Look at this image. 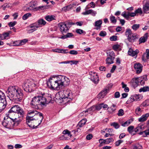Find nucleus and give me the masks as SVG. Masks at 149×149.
I'll return each mask as SVG.
<instances>
[{
  "label": "nucleus",
  "mask_w": 149,
  "mask_h": 149,
  "mask_svg": "<svg viewBox=\"0 0 149 149\" xmlns=\"http://www.w3.org/2000/svg\"><path fill=\"white\" fill-rule=\"evenodd\" d=\"M69 82V80L67 77L60 75L49 78L47 82V85L52 89L58 90L61 89L65 85H68Z\"/></svg>",
  "instance_id": "1"
},
{
  "label": "nucleus",
  "mask_w": 149,
  "mask_h": 149,
  "mask_svg": "<svg viewBox=\"0 0 149 149\" xmlns=\"http://www.w3.org/2000/svg\"><path fill=\"white\" fill-rule=\"evenodd\" d=\"M6 94L10 100L16 103L21 101L23 96L21 89L15 86H9L6 91Z\"/></svg>",
  "instance_id": "2"
},
{
  "label": "nucleus",
  "mask_w": 149,
  "mask_h": 149,
  "mask_svg": "<svg viewBox=\"0 0 149 149\" xmlns=\"http://www.w3.org/2000/svg\"><path fill=\"white\" fill-rule=\"evenodd\" d=\"M10 116L8 115L7 116L8 118L6 119H4L2 123V125L6 128L12 129L19 124L20 122V119L17 118L15 116L10 118Z\"/></svg>",
  "instance_id": "3"
},
{
  "label": "nucleus",
  "mask_w": 149,
  "mask_h": 149,
  "mask_svg": "<svg viewBox=\"0 0 149 149\" xmlns=\"http://www.w3.org/2000/svg\"><path fill=\"white\" fill-rule=\"evenodd\" d=\"M58 93L59 99L65 104L71 101L73 98L72 92L69 89L61 91Z\"/></svg>",
  "instance_id": "4"
},
{
  "label": "nucleus",
  "mask_w": 149,
  "mask_h": 149,
  "mask_svg": "<svg viewBox=\"0 0 149 149\" xmlns=\"http://www.w3.org/2000/svg\"><path fill=\"white\" fill-rule=\"evenodd\" d=\"M8 116H10L12 113H14V116L17 118L20 119V121L24 116V112L22 108L18 105H15L11 108L8 111Z\"/></svg>",
  "instance_id": "5"
},
{
  "label": "nucleus",
  "mask_w": 149,
  "mask_h": 149,
  "mask_svg": "<svg viewBox=\"0 0 149 149\" xmlns=\"http://www.w3.org/2000/svg\"><path fill=\"white\" fill-rule=\"evenodd\" d=\"M4 97V93L0 90V113L4 111L6 105V101Z\"/></svg>",
  "instance_id": "6"
},
{
  "label": "nucleus",
  "mask_w": 149,
  "mask_h": 149,
  "mask_svg": "<svg viewBox=\"0 0 149 149\" xmlns=\"http://www.w3.org/2000/svg\"><path fill=\"white\" fill-rule=\"evenodd\" d=\"M107 58L106 59V63L107 64L110 65L113 63V61L115 59V53L113 51L107 52Z\"/></svg>",
  "instance_id": "7"
},
{
  "label": "nucleus",
  "mask_w": 149,
  "mask_h": 149,
  "mask_svg": "<svg viewBox=\"0 0 149 149\" xmlns=\"http://www.w3.org/2000/svg\"><path fill=\"white\" fill-rule=\"evenodd\" d=\"M37 96L34 97L32 99L30 103V106L32 108H39V102Z\"/></svg>",
  "instance_id": "8"
},
{
  "label": "nucleus",
  "mask_w": 149,
  "mask_h": 149,
  "mask_svg": "<svg viewBox=\"0 0 149 149\" xmlns=\"http://www.w3.org/2000/svg\"><path fill=\"white\" fill-rule=\"evenodd\" d=\"M90 76L89 78L95 84H97L99 81L98 76L97 74L94 72L91 71L89 72Z\"/></svg>",
  "instance_id": "9"
},
{
  "label": "nucleus",
  "mask_w": 149,
  "mask_h": 149,
  "mask_svg": "<svg viewBox=\"0 0 149 149\" xmlns=\"http://www.w3.org/2000/svg\"><path fill=\"white\" fill-rule=\"evenodd\" d=\"M37 97L38 99V101L39 102V108L46 106L48 103L47 102L46 99L42 96H38Z\"/></svg>",
  "instance_id": "10"
},
{
  "label": "nucleus",
  "mask_w": 149,
  "mask_h": 149,
  "mask_svg": "<svg viewBox=\"0 0 149 149\" xmlns=\"http://www.w3.org/2000/svg\"><path fill=\"white\" fill-rule=\"evenodd\" d=\"M58 26L60 28L61 31L63 34L66 33L68 31V29L66 26L65 23H60L58 24Z\"/></svg>",
  "instance_id": "11"
},
{
  "label": "nucleus",
  "mask_w": 149,
  "mask_h": 149,
  "mask_svg": "<svg viewBox=\"0 0 149 149\" xmlns=\"http://www.w3.org/2000/svg\"><path fill=\"white\" fill-rule=\"evenodd\" d=\"M139 51L138 49H136L135 51H134L133 49L131 48L129 49L128 52V54L130 56L132 57L136 58L137 54L139 53Z\"/></svg>",
  "instance_id": "12"
},
{
  "label": "nucleus",
  "mask_w": 149,
  "mask_h": 149,
  "mask_svg": "<svg viewBox=\"0 0 149 149\" xmlns=\"http://www.w3.org/2000/svg\"><path fill=\"white\" fill-rule=\"evenodd\" d=\"M134 68L137 74L141 73L142 70L143 66L139 63H135L134 65Z\"/></svg>",
  "instance_id": "13"
},
{
  "label": "nucleus",
  "mask_w": 149,
  "mask_h": 149,
  "mask_svg": "<svg viewBox=\"0 0 149 149\" xmlns=\"http://www.w3.org/2000/svg\"><path fill=\"white\" fill-rule=\"evenodd\" d=\"M143 9L144 13H149V1L146 0L143 6Z\"/></svg>",
  "instance_id": "14"
},
{
  "label": "nucleus",
  "mask_w": 149,
  "mask_h": 149,
  "mask_svg": "<svg viewBox=\"0 0 149 149\" xmlns=\"http://www.w3.org/2000/svg\"><path fill=\"white\" fill-rule=\"evenodd\" d=\"M138 37L136 34L133 33L132 35L129 36L127 38V40L129 42H133L135 41L136 39H138Z\"/></svg>",
  "instance_id": "15"
},
{
  "label": "nucleus",
  "mask_w": 149,
  "mask_h": 149,
  "mask_svg": "<svg viewBox=\"0 0 149 149\" xmlns=\"http://www.w3.org/2000/svg\"><path fill=\"white\" fill-rule=\"evenodd\" d=\"M138 77L133 78L131 81V84L132 86L135 88L139 85Z\"/></svg>",
  "instance_id": "16"
},
{
  "label": "nucleus",
  "mask_w": 149,
  "mask_h": 149,
  "mask_svg": "<svg viewBox=\"0 0 149 149\" xmlns=\"http://www.w3.org/2000/svg\"><path fill=\"white\" fill-rule=\"evenodd\" d=\"M36 114V113H35V111L34 110L32 111H29V115H32L31 116H29V123L35 120V118H33V117L35 116Z\"/></svg>",
  "instance_id": "17"
},
{
  "label": "nucleus",
  "mask_w": 149,
  "mask_h": 149,
  "mask_svg": "<svg viewBox=\"0 0 149 149\" xmlns=\"http://www.w3.org/2000/svg\"><path fill=\"white\" fill-rule=\"evenodd\" d=\"M37 115H38V116L40 118V123H39L38 125L37 126H35L34 125H29V127L32 128V129H36L38 128V125H39L40 123H41L42 121L43 120V114L42 113H41L39 112L37 114Z\"/></svg>",
  "instance_id": "18"
},
{
  "label": "nucleus",
  "mask_w": 149,
  "mask_h": 149,
  "mask_svg": "<svg viewBox=\"0 0 149 149\" xmlns=\"http://www.w3.org/2000/svg\"><path fill=\"white\" fill-rule=\"evenodd\" d=\"M139 85L141 86L144 85L145 81L147 80V77L146 75H143L138 77Z\"/></svg>",
  "instance_id": "19"
},
{
  "label": "nucleus",
  "mask_w": 149,
  "mask_h": 149,
  "mask_svg": "<svg viewBox=\"0 0 149 149\" xmlns=\"http://www.w3.org/2000/svg\"><path fill=\"white\" fill-rule=\"evenodd\" d=\"M149 117V113H146L142 115L141 117L138 119V121L140 122H143L146 121Z\"/></svg>",
  "instance_id": "20"
},
{
  "label": "nucleus",
  "mask_w": 149,
  "mask_h": 149,
  "mask_svg": "<svg viewBox=\"0 0 149 149\" xmlns=\"http://www.w3.org/2000/svg\"><path fill=\"white\" fill-rule=\"evenodd\" d=\"M148 37V34L146 33L145 34L144 36L141 37L139 40V44L145 42L147 40Z\"/></svg>",
  "instance_id": "21"
},
{
  "label": "nucleus",
  "mask_w": 149,
  "mask_h": 149,
  "mask_svg": "<svg viewBox=\"0 0 149 149\" xmlns=\"http://www.w3.org/2000/svg\"><path fill=\"white\" fill-rule=\"evenodd\" d=\"M107 90L105 89L102 91L98 95V97L99 98H103L107 94Z\"/></svg>",
  "instance_id": "22"
},
{
  "label": "nucleus",
  "mask_w": 149,
  "mask_h": 149,
  "mask_svg": "<svg viewBox=\"0 0 149 149\" xmlns=\"http://www.w3.org/2000/svg\"><path fill=\"white\" fill-rule=\"evenodd\" d=\"M134 129V126H130L127 128V131L129 132L132 135L135 134Z\"/></svg>",
  "instance_id": "23"
},
{
  "label": "nucleus",
  "mask_w": 149,
  "mask_h": 149,
  "mask_svg": "<svg viewBox=\"0 0 149 149\" xmlns=\"http://www.w3.org/2000/svg\"><path fill=\"white\" fill-rule=\"evenodd\" d=\"M55 17L54 15H48L45 16V19L48 22H50L53 20L55 19Z\"/></svg>",
  "instance_id": "24"
},
{
  "label": "nucleus",
  "mask_w": 149,
  "mask_h": 149,
  "mask_svg": "<svg viewBox=\"0 0 149 149\" xmlns=\"http://www.w3.org/2000/svg\"><path fill=\"white\" fill-rule=\"evenodd\" d=\"M95 108V106L93 105L84 112L85 113L87 112H88L89 113H91L96 110Z\"/></svg>",
  "instance_id": "25"
},
{
  "label": "nucleus",
  "mask_w": 149,
  "mask_h": 149,
  "mask_svg": "<svg viewBox=\"0 0 149 149\" xmlns=\"http://www.w3.org/2000/svg\"><path fill=\"white\" fill-rule=\"evenodd\" d=\"M143 128V125L141 124H139L138 126L134 129L135 134L136 133L139 131H141L142 130V129Z\"/></svg>",
  "instance_id": "26"
},
{
  "label": "nucleus",
  "mask_w": 149,
  "mask_h": 149,
  "mask_svg": "<svg viewBox=\"0 0 149 149\" xmlns=\"http://www.w3.org/2000/svg\"><path fill=\"white\" fill-rule=\"evenodd\" d=\"M133 95L134 101H140L143 97L142 96L140 95L135 94Z\"/></svg>",
  "instance_id": "27"
},
{
  "label": "nucleus",
  "mask_w": 149,
  "mask_h": 149,
  "mask_svg": "<svg viewBox=\"0 0 149 149\" xmlns=\"http://www.w3.org/2000/svg\"><path fill=\"white\" fill-rule=\"evenodd\" d=\"M102 23V21L101 20H99L96 21L95 22V26H97V27L96 28L97 30L98 29L101 27V25Z\"/></svg>",
  "instance_id": "28"
},
{
  "label": "nucleus",
  "mask_w": 149,
  "mask_h": 149,
  "mask_svg": "<svg viewBox=\"0 0 149 149\" xmlns=\"http://www.w3.org/2000/svg\"><path fill=\"white\" fill-rule=\"evenodd\" d=\"M139 91L140 92L149 91V87L148 86H146L141 88L139 89Z\"/></svg>",
  "instance_id": "29"
},
{
  "label": "nucleus",
  "mask_w": 149,
  "mask_h": 149,
  "mask_svg": "<svg viewBox=\"0 0 149 149\" xmlns=\"http://www.w3.org/2000/svg\"><path fill=\"white\" fill-rule=\"evenodd\" d=\"M37 21L40 26V27H41L42 26H44L46 24V21L43 19H39Z\"/></svg>",
  "instance_id": "30"
},
{
  "label": "nucleus",
  "mask_w": 149,
  "mask_h": 149,
  "mask_svg": "<svg viewBox=\"0 0 149 149\" xmlns=\"http://www.w3.org/2000/svg\"><path fill=\"white\" fill-rule=\"evenodd\" d=\"M22 87L24 90L26 92L28 91V83L27 81H25L22 85Z\"/></svg>",
  "instance_id": "31"
},
{
  "label": "nucleus",
  "mask_w": 149,
  "mask_h": 149,
  "mask_svg": "<svg viewBox=\"0 0 149 149\" xmlns=\"http://www.w3.org/2000/svg\"><path fill=\"white\" fill-rule=\"evenodd\" d=\"M65 23V25H66V26L67 27L68 29L70 27H71L72 25L75 24L74 23L72 22L67 21Z\"/></svg>",
  "instance_id": "32"
},
{
  "label": "nucleus",
  "mask_w": 149,
  "mask_h": 149,
  "mask_svg": "<svg viewBox=\"0 0 149 149\" xmlns=\"http://www.w3.org/2000/svg\"><path fill=\"white\" fill-rule=\"evenodd\" d=\"M141 106L143 107H147L149 105V99L146 100L141 104Z\"/></svg>",
  "instance_id": "33"
},
{
  "label": "nucleus",
  "mask_w": 149,
  "mask_h": 149,
  "mask_svg": "<svg viewBox=\"0 0 149 149\" xmlns=\"http://www.w3.org/2000/svg\"><path fill=\"white\" fill-rule=\"evenodd\" d=\"M63 133L64 135H65L67 136V135H68L70 137L72 136V135L70 134V132L67 130H64L63 132Z\"/></svg>",
  "instance_id": "34"
},
{
  "label": "nucleus",
  "mask_w": 149,
  "mask_h": 149,
  "mask_svg": "<svg viewBox=\"0 0 149 149\" xmlns=\"http://www.w3.org/2000/svg\"><path fill=\"white\" fill-rule=\"evenodd\" d=\"M132 33L131 30L130 29H127L126 30L125 32V35L127 36V38L130 35H132Z\"/></svg>",
  "instance_id": "35"
},
{
  "label": "nucleus",
  "mask_w": 149,
  "mask_h": 149,
  "mask_svg": "<svg viewBox=\"0 0 149 149\" xmlns=\"http://www.w3.org/2000/svg\"><path fill=\"white\" fill-rule=\"evenodd\" d=\"M29 29L30 28V29H29V33H31L36 30H33V29H34V28H35V27L33 26V24H32L29 26Z\"/></svg>",
  "instance_id": "36"
},
{
  "label": "nucleus",
  "mask_w": 149,
  "mask_h": 149,
  "mask_svg": "<svg viewBox=\"0 0 149 149\" xmlns=\"http://www.w3.org/2000/svg\"><path fill=\"white\" fill-rule=\"evenodd\" d=\"M116 105L112 104V105L110 107H109V109H111V112H114L116 109Z\"/></svg>",
  "instance_id": "37"
},
{
  "label": "nucleus",
  "mask_w": 149,
  "mask_h": 149,
  "mask_svg": "<svg viewBox=\"0 0 149 149\" xmlns=\"http://www.w3.org/2000/svg\"><path fill=\"white\" fill-rule=\"evenodd\" d=\"M132 121L130 120H129L122 124L121 125L123 127L128 126L131 123Z\"/></svg>",
  "instance_id": "38"
},
{
  "label": "nucleus",
  "mask_w": 149,
  "mask_h": 149,
  "mask_svg": "<svg viewBox=\"0 0 149 149\" xmlns=\"http://www.w3.org/2000/svg\"><path fill=\"white\" fill-rule=\"evenodd\" d=\"M32 24L33 25V26L35 27V28H34V29H33V30H37L38 28L40 27V26L38 23V21H37L36 22L33 23Z\"/></svg>",
  "instance_id": "39"
},
{
  "label": "nucleus",
  "mask_w": 149,
  "mask_h": 149,
  "mask_svg": "<svg viewBox=\"0 0 149 149\" xmlns=\"http://www.w3.org/2000/svg\"><path fill=\"white\" fill-rule=\"evenodd\" d=\"M37 2L36 1H32L29 3V5L30 7L33 8L36 5Z\"/></svg>",
  "instance_id": "40"
},
{
  "label": "nucleus",
  "mask_w": 149,
  "mask_h": 149,
  "mask_svg": "<svg viewBox=\"0 0 149 149\" xmlns=\"http://www.w3.org/2000/svg\"><path fill=\"white\" fill-rule=\"evenodd\" d=\"M110 19L111 23L115 24L116 22V19L115 17L114 16L111 15L110 16Z\"/></svg>",
  "instance_id": "41"
},
{
  "label": "nucleus",
  "mask_w": 149,
  "mask_h": 149,
  "mask_svg": "<svg viewBox=\"0 0 149 149\" xmlns=\"http://www.w3.org/2000/svg\"><path fill=\"white\" fill-rule=\"evenodd\" d=\"M133 149H142V146L139 143L133 145Z\"/></svg>",
  "instance_id": "42"
},
{
  "label": "nucleus",
  "mask_w": 149,
  "mask_h": 149,
  "mask_svg": "<svg viewBox=\"0 0 149 149\" xmlns=\"http://www.w3.org/2000/svg\"><path fill=\"white\" fill-rule=\"evenodd\" d=\"M110 125L111 126H113L116 129L120 127V126L116 122L111 123L110 124Z\"/></svg>",
  "instance_id": "43"
},
{
  "label": "nucleus",
  "mask_w": 149,
  "mask_h": 149,
  "mask_svg": "<svg viewBox=\"0 0 149 149\" xmlns=\"http://www.w3.org/2000/svg\"><path fill=\"white\" fill-rule=\"evenodd\" d=\"M103 105V103H102L96 105H95L96 108V110L99 111L100 110L102 107V106Z\"/></svg>",
  "instance_id": "44"
},
{
  "label": "nucleus",
  "mask_w": 149,
  "mask_h": 149,
  "mask_svg": "<svg viewBox=\"0 0 149 149\" xmlns=\"http://www.w3.org/2000/svg\"><path fill=\"white\" fill-rule=\"evenodd\" d=\"M135 13L136 15L138 14L141 15L143 13V12L141 8H139L135 11Z\"/></svg>",
  "instance_id": "45"
},
{
  "label": "nucleus",
  "mask_w": 149,
  "mask_h": 149,
  "mask_svg": "<svg viewBox=\"0 0 149 149\" xmlns=\"http://www.w3.org/2000/svg\"><path fill=\"white\" fill-rule=\"evenodd\" d=\"M76 32L78 34H81L82 33H84V35L86 34V32L84 31L83 30L80 29H77L76 30Z\"/></svg>",
  "instance_id": "46"
},
{
  "label": "nucleus",
  "mask_w": 149,
  "mask_h": 149,
  "mask_svg": "<svg viewBox=\"0 0 149 149\" xmlns=\"http://www.w3.org/2000/svg\"><path fill=\"white\" fill-rule=\"evenodd\" d=\"M9 35V33L8 32H5L3 33L2 34L3 38L1 39V40H3L6 39V38L8 37Z\"/></svg>",
  "instance_id": "47"
},
{
  "label": "nucleus",
  "mask_w": 149,
  "mask_h": 149,
  "mask_svg": "<svg viewBox=\"0 0 149 149\" xmlns=\"http://www.w3.org/2000/svg\"><path fill=\"white\" fill-rule=\"evenodd\" d=\"M139 24H134L132 26V28L133 30L136 31L139 28Z\"/></svg>",
  "instance_id": "48"
},
{
  "label": "nucleus",
  "mask_w": 149,
  "mask_h": 149,
  "mask_svg": "<svg viewBox=\"0 0 149 149\" xmlns=\"http://www.w3.org/2000/svg\"><path fill=\"white\" fill-rule=\"evenodd\" d=\"M72 6L71 5H68L62 8V10L65 11L69 10L71 8Z\"/></svg>",
  "instance_id": "49"
},
{
  "label": "nucleus",
  "mask_w": 149,
  "mask_h": 149,
  "mask_svg": "<svg viewBox=\"0 0 149 149\" xmlns=\"http://www.w3.org/2000/svg\"><path fill=\"white\" fill-rule=\"evenodd\" d=\"M114 140L112 138H109L105 139V141L106 142V144H108L113 141Z\"/></svg>",
  "instance_id": "50"
},
{
  "label": "nucleus",
  "mask_w": 149,
  "mask_h": 149,
  "mask_svg": "<svg viewBox=\"0 0 149 149\" xmlns=\"http://www.w3.org/2000/svg\"><path fill=\"white\" fill-rule=\"evenodd\" d=\"M141 109L139 107H137L136 109L135 113L137 115H139L141 112Z\"/></svg>",
  "instance_id": "51"
},
{
  "label": "nucleus",
  "mask_w": 149,
  "mask_h": 149,
  "mask_svg": "<svg viewBox=\"0 0 149 149\" xmlns=\"http://www.w3.org/2000/svg\"><path fill=\"white\" fill-rule=\"evenodd\" d=\"M123 142V141L122 140H118L115 142V146H119Z\"/></svg>",
  "instance_id": "52"
},
{
  "label": "nucleus",
  "mask_w": 149,
  "mask_h": 149,
  "mask_svg": "<svg viewBox=\"0 0 149 149\" xmlns=\"http://www.w3.org/2000/svg\"><path fill=\"white\" fill-rule=\"evenodd\" d=\"M109 39L111 41H116L117 40V36H113L111 37Z\"/></svg>",
  "instance_id": "53"
},
{
  "label": "nucleus",
  "mask_w": 149,
  "mask_h": 149,
  "mask_svg": "<svg viewBox=\"0 0 149 149\" xmlns=\"http://www.w3.org/2000/svg\"><path fill=\"white\" fill-rule=\"evenodd\" d=\"M124 114V111L123 109H120L118 113V115L119 116H121Z\"/></svg>",
  "instance_id": "54"
},
{
  "label": "nucleus",
  "mask_w": 149,
  "mask_h": 149,
  "mask_svg": "<svg viewBox=\"0 0 149 149\" xmlns=\"http://www.w3.org/2000/svg\"><path fill=\"white\" fill-rule=\"evenodd\" d=\"M120 46V45L118 44L114 45L113 46V49L115 51H117Z\"/></svg>",
  "instance_id": "55"
},
{
  "label": "nucleus",
  "mask_w": 149,
  "mask_h": 149,
  "mask_svg": "<svg viewBox=\"0 0 149 149\" xmlns=\"http://www.w3.org/2000/svg\"><path fill=\"white\" fill-rule=\"evenodd\" d=\"M59 139L61 140H65L68 139V138L67 137V136H65V135H63L61 136Z\"/></svg>",
  "instance_id": "56"
},
{
  "label": "nucleus",
  "mask_w": 149,
  "mask_h": 149,
  "mask_svg": "<svg viewBox=\"0 0 149 149\" xmlns=\"http://www.w3.org/2000/svg\"><path fill=\"white\" fill-rule=\"evenodd\" d=\"M13 46H18L21 45L20 40L16 41L13 42Z\"/></svg>",
  "instance_id": "57"
},
{
  "label": "nucleus",
  "mask_w": 149,
  "mask_h": 149,
  "mask_svg": "<svg viewBox=\"0 0 149 149\" xmlns=\"http://www.w3.org/2000/svg\"><path fill=\"white\" fill-rule=\"evenodd\" d=\"M134 97H133V95H132L129 98L127 102H128L129 103H131L134 101Z\"/></svg>",
  "instance_id": "58"
},
{
  "label": "nucleus",
  "mask_w": 149,
  "mask_h": 149,
  "mask_svg": "<svg viewBox=\"0 0 149 149\" xmlns=\"http://www.w3.org/2000/svg\"><path fill=\"white\" fill-rule=\"evenodd\" d=\"M28 41L27 39H25L22 40H20L21 45H24Z\"/></svg>",
  "instance_id": "59"
},
{
  "label": "nucleus",
  "mask_w": 149,
  "mask_h": 149,
  "mask_svg": "<svg viewBox=\"0 0 149 149\" xmlns=\"http://www.w3.org/2000/svg\"><path fill=\"white\" fill-rule=\"evenodd\" d=\"M107 35V33L106 31H101L99 33V35L102 37H104Z\"/></svg>",
  "instance_id": "60"
},
{
  "label": "nucleus",
  "mask_w": 149,
  "mask_h": 149,
  "mask_svg": "<svg viewBox=\"0 0 149 149\" xmlns=\"http://www.w3.org/2000/svg\"><path fill=\"white\" fill-rule=\"evenodd\" d=\"M17 23L16 21H14L13 22H10L8 23V25L10 27H12L14 26Z\"/></svg>",
  "instance_id": "61"
},
{
  "label": "nucleus",
  "mask_w": 149,
  "mask_h": 149,
  "mask_svg": "<svg viewBox=\"0 0 149 149\" xmlns=\"http://www.w3.org/2000/svg\"><path fill=\"white\" fill-rule=\"evenodd\" d=\"M69 53L71 54L76 55L77 54L78 52L77 51L74 50H72L70 51Z\"/></svg>",
  "instance_id": "62"
},
{
  "label": "nucleus",
  "mask_w": 149,
  "mask_h": 149,
  "mask_svg": "<svg viewBox=\"0 0 149 149\" xmlns=\"http://www.w3.org/2000/svg\"><path fill=\"white\" fill-rule=\"evenodd\" d=\"M91 10H89L87 11H86L85 12H83L82 14V15H88L90 14Z\"/></svg>",
  "instance_id": "63"
},
{
  "label": "nucleus",
  "mask_w": 149,
  "mask_h": 149,
  "mask_svg": "<svg viewBox=\"0 0 149 149\" xmlns=\"http://www.w3.org/2000/svg\"><path fill=\"white\" fill-rule=\"evenodd\" d=\"M149 135V130H146L145 131L144 135L143 136V137H145Z\"/></svg>",
  "instance_id": "64"
}]
</instances>
